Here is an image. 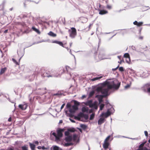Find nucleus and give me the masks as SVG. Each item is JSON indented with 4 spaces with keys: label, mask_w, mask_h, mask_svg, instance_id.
Instances as JSON below:
<instances>
[{
    "label": "nucleus",
    "mask_w": 150,
    "mask_h": 150,
    "mask_svg": "<svg viewBox=\"0 0 150 150\" xmlns=\"http://www.w3.org/2000/svg\"><path fill=\"white\" fill-rule=\"evenodd\" d=\"M104 84V85L107 86V88H102L101 92L102 94L108 93L109 90L112 88L118 89L120 85V82H119L117 80H115L111 81H105Z\"/></svg>",
    "instance_id": "obj_1"
},
{
    "label": "nucleus",
    "mask_w": 150,
    "mask_h": 150,
    "mask_svg": "<svg viewBox=\"0 0 150 150\" xmlns=\"http://www.w3.org/2000/svg\"><path fill=\"white\" fill-rule=\"evenodd\" d=\"M64 72V69L62 67L59 69L57 72L56 71H54L52 72L51 73L50 71H45L44 69L42 70L41 76L43 77H58L60 76Z\"/></svg>",
    "instance_id": "obj_2"
},
{
    "label": "nucleus",
    "mask_w": 150,
    "mask_h": 150,
    "mask_svg": "<svg viewBox=\"0 0 150 150\" xmlns=\"http://www.w3.org/2000/svg\"><path fill=\"white\" fill-rule=\"evenodd\" d=\"M69 34V36L72 38H74L76 35V30L75 28H71L70 29L68 30Z\"/></svg>",
    "instance_id": "obj_3"
},
{
    "label": "nucleus",
    "mask_w": 150,
    "mask_h": 150,
    "mask_svg": "<svg viewBox=\"0 0 150 150\" xmlns=\"http://www.w3.org/2000/svg\"><path fill=\"white\" fill-rule=\"evenodd\" d=\"M28 106L27 104L25 102H24L23 104L19 105L18 108L21 110H25L27 109Z\"/></svg>",
    "instance_id": "obj_4"
},
{
    "label": "nucleus",
    "mask_w": 150,
    "mask_h": 150,
    "mask_svg": "<svg viewBox=\"0 0 150 150\" xmlns=\"http://www.w3.org/2000/svg\"><path fill=\"white\" fill-rule=\"evenodd\" d=\"M64 131V129H59L57 131V137L59 138L62 137L63 136L62 132Z\"/></svg>",
    "instance_id": "obj_5"
},
{
    "label": "nucleus",
    "mask_w": 150,
    "mask_h": 150,
    "mask_svg": "<svg viewBox=\"0 0 150 150\" xmlns=\"http://www.w3.org/2000/svg\"><path fill=\"white\" fill-rule=\"evenodd\" d=\"M109 145V143L108 142L104 141L103 144V147L105 150H106L108 148Z\"/></svg>",
    "instance_id": "obj_6"
},
{
    "label": "nucleus",
    "mask_w": 150,
    "mask_h": 150,
    "mask_svg": "<svg viewBox=\"0 0 150 150\" xmlns=\"http://www.w3.org/2000/svg\"><path fill=\"white\" fill-rule=\"evenodd\" d=\"M111 114V112L110 111H109V110H108L106 112V113H103L100 116L101 117L105 116L106 117H108L109 115H110Z\"/></svg>",
    "instance_id": "obj_7"
},
{
    "label": "nucleus",
    "mask_w": 150,
    "mask_h": 150,
    "mask_svg": "<svg viewBox=\"0 0 150 150\" xmlns=\"http://www.w3.org/2000/svg\"><path fill=\"white\" fill-rule=\"evenodd\" d=\"M134 25H136L138 27L142 26L143 24V22H138L137 21H135L133 22Z\"/></svg>",
    "instance_id": "obj_8"
},
{
    "label": "nucleus",
    "mask_w": 150,
    "mask_h": 150,
    "mask_svg": "<svg viewBox=\"0 0 150 150\" xmlns=\"http://www.w3.org/2000/svg\"><path fill=\"white\" fill-rule=\"evenodd\" d=\"M79 115L82 117H84L86 120H87L88 119V115L84 114L82 112H80V114Z\"/></svg>",
    "instance_id": "obj_9"
},
{
    "label": "nucleus",
    "mask_w": 150,
    "mask_h": 150,
    "mask_svg": "<svg viewBox=\"0 0 150 150\" xmlns=\"http://www.w3.org/2000/svg\"><path fill=\"white\" fill-rule=\"evenodd\" d=\"M72 138L71 135L65 138V140L66 142H70L72 140Z\"/></svg>",
    "instance_id": "obj_10"
},
{
    "label": "nucleus",
    "mask_w": 150,
    "mask_h": 150,
    "mask_svg": "<svg viewBox=\"0 0 150 150\" xmlns=\"http://www.w3.org/2000/svg\"><path fill=\"white\" fill-rule=\"evenodd\" d=\"M52 43L58 44L60 46H61L64 47V45L63 43L57 40H54L52 41Z\"/></svg>",
    "instance_id": "obj_11"
},
{
    "label": "nucleus",
    "mask_w": 150,
    "mask_h": 150,
    "mask_svg": "<svg viewBox=\"0 0 150 150\" xmlns=\"http://www.w3.org/2000/svg\"><path fill=\"white\" fill-rule=\"evenodd\" d=\"M99 14L100 15H104L108 13V11H107L104 10H99Z\"/></svg>",
    "instance_id": "obj_12"
},
{
    "label": "nucleus",
    "mask_w": 150,
    "mask_h": 150,
    "mask_svg": "<svg viewBox=\"0 0 150 150\" xmlns=\"http://www.w3.org/2000/svg\"><path fill=\"white\" fill-rule=\"evenodd\" d=\"M100 96V95H97L95 97L96 98H98V100L99 101V104L101 103L103 101V98L101 97L98 96Z\"/></svg>",
    "instance_id": "obj_13"
},
{
    "label": "nucleus",
    "mask_w": 150,
    "mask_h": 150,
    "mask_svg": "<svg viewBox=\"0 0 150 150\" xmlns=\"http://www.w3.org/2000/svg\"><path fill=\"white\" fill-rule=\"evenodd\" d=\"M80 114V112L79 113L78 115L77 116H75L74 117L75 119L76 120H77L78 121H82L83 122H84V121L83 120H81V118L82 117H81L80 115H79Z\"/></svg>",
    "instance_id": "obj_14"
},
{
    "label": "nucleus",
    "mask_w": 150,
    "mask_h": 150,
    "mask_svg": "<svg viewBox=\"0 0 150 150\" xmlns=\"http://www.w3.org/2000/svg\"><path fill=\"white\" fill-rule=\"evenodd\" d=\"M51 150H62V149L56 146H53L51 148Z\"/></svg>",
    "instance_id": "obj_15"
},
{
    "label": "nucleus",
    "mask_w": 150,
    "mask_h": 150,
    "mask_svg": "<svg viewBox=\"0 0 150 150\" xmlns=\"http://www.w3.org/2000/svg\"><path fill=\"white\" fill-rule=\"evenodd\" d=\"M104 119L103 118H100L98 121V124L100 125L104 122Z\"/></svg>",
    "instance_id": "obj_16"
},
{
    "label": "nucleus",
    "mask_w": 150,
    "mask_h": 150,
    "mask_svg": "<svg viewBox=\"0 0 150 150\" xmlns=\"http://www.w3.org/2000/svg\"><path fill=\"white\" fill-rule=\"evenodd\" d=\"M65 71L67 72V73H69L70 71L71 70V69L70 67L68 66H65Z\"/></svg>",
    "instance_id": "obj_17"
},
{
    "label": "nucleus",
    "mask_w": 150,
    "mask_h": 150,
    "mask_svg": "<svg viewBox=\"0 0 150 150\" xmlns=\"http://www.w3.org/2000/svg\"><path fill=\"white\" fill-rule=\"evenodd\" d=\"M48 34L49 35H50V36H52L53 37H55L57 36V35L56 34L54 33H53L52 31L48 33Z\"/></svg>",
    "instance_id": "obj_18"
},
{
    "label": "nucleus",
    "mask_w": 150,
    "mask_h": 150,
    "mask_svg": "<svg viewBox=\"0 0 150 150\" xmlns=\"http://www.w3.org/2000/svg\"><path fill=\"white\" fill-rule=\"evenodd\" d=\"M124 57L127 58L129 60V61L130 60V57L129 56V54L128 53H125L124 55Z\"/></svg>",
    "instance_id": "obj_19"
},
{
    "label": "nucleus",
    "mask_w": 150,
    "mask_h": 150,
    "mask_svg": "<svg viewBox=\"0 0 150 150\" xmlns=\"http://www.w3.org/2000/svg\"><path fill=\"white\" fill-rule=\"evenodd\" d=\"M6 69V67L1 69L0 71V75L4 73L5 72Z\"/></svg>",
    "instance_id": "obj_20"
},
{
    "label": "nucleus",
    "mask_w": 150,
    "mask_h": 150,
    "mask_svg": "<svg viewBox=\"0 0 150 150\" xmlns=\"http://www.w3.org/2000/svg\"><path fill=\"white\" fill-rule=\"evenodd\" d=\"M102 88L101 87L98 86L97 87L96 89V91H97L98 92H101V91Z\"/></svg>",
    "instance_id": "obj_21"
},
{
    "label": "nucleus",
    "mask_w": 150,
    "mask_h": 150,
    "mask_svg": "<svg viewBox=\"0 0 150 150\" xmlns=\"http://www.w3.org/2000/svg\"><path fill=\"white\" fill-rule=\"evenodd\" d=\"M29 144L31 149L32 150H34L35 148V145L34 144L30 143H29Z\"/></svg>",
    "instance_id": "obj_22"
},
{
    "label": "nucleus",
    "mask_w": 150,
    "mask_h": 150,
    "mask_svg": "<svg viewBox=\"0 0 150 150\" xmlns=\"http://www.w3.org/2000/svg\"><path fill=\"white\" fill-rule=\"evenodd\" d=\"M32 29L33 30L35 31L36 33H38L40 34V31L38 29H36V28H35L34 27H33L32 28Z\"/></svg>",
    "instance_id": "obj_23"
},
{
    "label": "nucleus",
    "mask_w": 150,
    "mask_h": 150,
    "mask_svg": "<svg viewBox=\"0 0 150 150\" xmlns=\"http://www.w3.org/2000/svg\"><path fill=\"white\" fill-rule=\"evenodd\" d=\"M102 77H103L102 76H100L99 77H96L94 78L93 79H91V81H94L96 80H97L99 79L102 78Z\"/></svg>",
    "instance_id": "obj_24"
},
{
    "label": "nucleus",
    "mask_w": 150,
    "mask_h": 150,
    "mask_svg": "<svg viewBox=\"0 0 150 150\" xmlns=\"http://www.w3.org/2000/svg\"><path fill=\"white\" fill-rule=\"evenodd\" d=\"M80 127L83 129H85L87 128V126L85 125L81 124L80 125Z\"/></svg>",
    "instance_id": "obj_25"
},
{
    "label": "nucleus",
    "mask_w": 150,
    "mask_h": 150,
    "mask_svg": "<svg viewBox=\"0 0 150 150\" xmlns=\"http://www.w3.org/2000/svg\"><path fill=\"white\" fill-rule=\"evenodd\" d=\"M52 135L55 137V139L56 140H59V138L57 137V135L55 132H53L52 134Z\"/></svg>",
    "instance_id": "obj_26"
},
{
    "label": "nucleus",
    "mask_w": 150,
    "mask_h": 150,
    "mask_svg": "<svg viewBox=\"0 0 150 150\" xmlns=\"http://www.w3.org/2000/svg\"><path fill=\"white\" fill-rule=\"evenodd\" d=\"M82 111L83 112H88V110L85 107H83L82 108Z\"/></svg>",
    "instance_id": "obj_27"
},
{
    "label": "nucleus",
    "mask_w": 150,
    "mask_h": 150,
    "mask_svg": "<svg viewBox=\"0 0 150 150\" xmlns=\"http://www.w3.org/2000/svg\"><path fill=\"white\" fill-rule=\"evenodd\" d=\"M22 150H28V147L27 145H25L21 147Z\"/></svg>",
    "instance_id": "obj_28"
},
{
    "label": "nucleus",
    "mask_w": 150,
    "mask_h": 150,
    "mask_svg": "<svg viewBox=\"0 0 150 150\" xmlns=\"http://www.w3.org/2000/svg\"><path fill=\"white\" fill-rule=\"evenodd\" d=\"M12 60L14 63L16 65H19V63L18 62L14 59L12 58Z\"/></svg>",
    "instance_id": "obj_29"
},
{
    "label": "nucleus",
    "mask_w": 150,
    "mask_h": 150,
    "mask_svg": "<svg viewBox=\"0 0 150 150\" xmlns=\"http://www.w3.org/2000/svg\"><path fill=\"white\" fill-rule=\"evenodd\" d=\"M131 85V83H130L129 84H127L126 86H125V89H127V88H129L130 87Z\"/></svg>",
    "instance_id": "obj_30"
},
{
    "label": "nucleus",
    "mask_w": 150,
    "mask_h": 150,
    "mask_svg": "<svg viewBox=\"0 0 150 150\" xmlns=\"http://www.w3.org/2000/svg\"><path fill=\"white\" fill-rule=\"evenodd\" d=\"M72 108L75 111L78 110V106L76 105H73L72 107Z\"/></svg>",
    "instance_id": "obj_31"
},
{
    "label": "nucleus",
    "mask_w": 150,
    "mask_h": 150,
    "mask_svg": "<svg viewBox=\"0 0 150 150\" xmlns=\"http://www.w3.org/2000/svg\"><path fill=\"white\" fill-rule=\"evenodd\" d=\"M95 116V114L93 113L91 115L90 117V120H92L93 119Z\"/></svg>",
    "instance_id": "obj_32"
},
{
    "label": "nucleus",
    "mask_w": 150,
    "mask_h": 150,
    "mask_svg": "<svg viewBox=\"0 0 150 150\" xmlns=\"http://www.w3.org/2000/svg\"><path fill=\"white\" fill-rule=\"evenodd\" d=\"M95 93V92L94 91H92L90 92L89 94V96L90 97H92L93 96V95Z\"/></svg>",
    "instance_id": "obj_33"
},
{
    "label": "nucleus",
    "mask_w": 150,
    "mask_h": 150,
    "mask_svg": "<svg viewBox=\"0 0 150 150\" xmlns=\"http://www.w3.org/2000/svg\"><path fill=\"white\" fill-rule=\"evenodd\" d=\"M69 111L70 113H74L75 112V111L72 108H70L69 110Z\"/></svg>",
    "instance_id": "obj_34"
},
{
    "label": "nucleus",
    "mask_w": 150,
    "mask_h": 150,
    "mask_svg": "<svg viewBox=\"0 0 150 150\" xmlns=\"http://www.w3.org/2000/svg\"><path fill=\"white\" fill-rule=\"evenodd\" d=\"M104 106H105V105L104 104H101L100 105V110H102L103 109V108L104 107Z\"/></svg>",
    "instance_id": "obj_35"
},
{
    "label": "nucleus",
    "mask_w": 150,
    "mask_h": 150,
    "mask_svg": "<svg viewBox=\"0 0 150 150\" xmlns=\"http://www.w3.org/2000/svg\"><path fill=\"white\" fill-rule=\"evenodd\" d=\"M145 144V143H143L141 144H140L139 146V148H142V149H144V148H143V146Z\"/></svg>",
    "instance_id": "obj_36"
},
{
    "label": "nucleus",
    "mask_w": 150,
    "mask_h": 150,
    "mask_svg": "<svg viewBox=\"0 0 150 150\" xmlns=\"http://www.w3.org/2000/svg\"><path fill=\"white\" fill-rule=\"evenodd\" d=\"M104 94V95H100V96H100V97H101L103 98L106 97L108 95V93Z\"/></svg>",
    "instance_id": "obj_37"
},
{
    "label": "nucleus",
    "mask_w": 150,
    "mask_h": 150,
    "mask_svg": "<svg viewBox=\"0 0 150 150\" xmlns=\"http://www.w3.org/2000/svg\"><path fill=\"white\" fill-rule=\"evenodd\" d=\"M72 145V143H65L64 145V146H69L71 145Z\"/></svg>",
    "instance_id": "obj_38"
},
{
    "label": "nucleus",
    "mask_w": 150,
    "mask_h": 150,
    "mask_svg": "<svg viewBox=\"0 0 150 150\" xmlns=\"http://www.w3.org/2000/svg\"><path fill=\"white\" fill-rule=\"evenodd\" d=\"M64 134H65V136H67V137L68 136H70L69 135L70 133H69V132L68 131H66L65 132Z\"/></svg>",
    "instance_id": "obj_39"
},
{
    "label": "nucleus",
    "mask_w": 150,
    "mask_h": 150,
    "mask_svg": "<svg viewBox=\"0 0 150 150\" xmlns=\"http://www.w3.org/2000/svg\"><path fill=\"white\" fill-rule=\"evenodd\" d=\"M74 105H76L77 106H78L79 105V103L76 100L74 101Z\"/></svg>",
    "instance_id": "obj_40"
},
{
    "label": "nucleus",
    "mask_w": 150,
    "mask_h": 150,
    "mask_svg": "<svg viewBox=\"0 0 150 150\" xmlns=\"http://www.w3.org/2000/svg\"><path fill=\"white\" fill-rule=\"evenodd\" d=\"M110 135H109L108 136L106 139H105V140H104V141L105 142H108V140H109V139H110Z\"/></svg>",
    "instance_id": "obj_41"
},
{
    "label": "nucleus",
    "mask_w": 150,
    "mask_h": 150,
    "mask_svg": "<svg viewBox=\"0 0 150 150\" xmlns=\"http://www.w3.org/2000/svg\"><path fill=\"white\" fill-rule=\"evenodd\" d=\"M66 107L67 108L70 109L71 107V105L69 103H68L66 105Z\"/></svg>",
    "instance_id": "obj_42"
},
{
    "label": "nucleus",
    "mask_w": 150,
    "mask_h": 150,
    "mask_svg": "<svg viewBox=\"0 0 150 150\" xmlns=\"http://www.w3.org/2000/svg\"><path fill=\"white\" fill-rule=\"evenodd\" d=\"M92 103V101L91 100H90L87 102V104L88 105L90 106Z\"/></svg>",
    "instance_id": "obj_43"
},
{
    "label": "nucleus",
    "mask_w": 150,
    "mask_h": 150,
    "mask_svg": "<svg viewBox=\"0 0 150 150\" xmlns=\"http://www.w3.org/2000/svg\"><path fill=\"white\" fill-rule=\"evenodd\" d=\"M119 70L120 71H124V69L122 67H120L119 68Z\"/></svg>",
    "instance_id": "obj_44"
},
{
    "label": "nucleus",
    "mask_w": 150,
    "mask_h": 150,
    "mask_svg": "<svg viewBox=\"0 0 150 150\" xmlns=\"http://www.w3.org/2000/svg\"><path fill=\"white\" fill-rule=\"evenodd\" d=\"M95 105V103H92L90 105V106H90V107L91 108H93V107Z\"/></svg>",
    "instance_id": "obj_45"
},
{
    "label": "nucleus",
    "mask_w": 150,
    "mask_h": 150,
    "mask_svg": "<svg viewBox=\"0 0 150 150\" xmlns=\"http://www.w3.org/2000/svg\"><path fill=\"white\" fill-rule=\"evenodd\" d=\"M77 137V136L76 134H74L73 136V139L74 140H75Z\"/></svg>",
    "instance_id": "obj_46"
},
{
    "label": "nucleus",
    "mask_w": 150,
    "mask_h": 150,
    "mask_svg": "<svg viewBox=\"0 0 150 150\" xmlns=\"http://www.w3.org/2000/svg\"><path fill=\"white\" fill-rule=\"evenodd\" d=\"M107 8L108 9H110L111 8V6L109 5H108L107 6Z\"/></svg>",
    "instance_id": "obj_47"
},
{
    "label": "nucleus",
    "mask_w": 150,
    "mask_h": 150,
    "mask_svg": "<svg viewBox=\"0 0 150 150\" xmlns=\"http://www.w3.org/2000/svg\"><path fill=\"white\" fill-rule=\"evenodd\" d=\"M144 134H145V136L146 137H147L148 136V132H147V131H144Z\"/></svg>",
    "instance_id": "obj_48"
},
{
    "label": "nucleus",
    "mask_w": 150,
    "mask_h": 150,
    "mask_svg": "<svg viewBox=\"0 0 150 150\" xmlns=\"http://www.w3.org/2000/svg\"><path fill=\"white\" fill-rule=\"evenodd\" d=\"M65 105V104L64 103L62 105V106L61 107V110H62L64 108Z\"/></svg>",
    "instance_id": "obj_49"
},
{
    "label": "nucleus",
    "mask_w": 150,
    "mask_h": 150,
    "mask_svg": "<svg viewBox=\"0 0 150 150\" xmlns=\"http://www.w3.org/2000/svg\"><path fill=\"white\" fill-rule=\"evenodd\" d=\"M93 107H94L95 109L96 110H97L98 109L97 105H96V104Z\"/></svg>",
    "instance_id": "obj_50"
},
{
    "label": "nucleus",
    "mask_w": 150,
    "mask_h": 150,
    "mask_svg": "<svg viewBox=\"0 0 150 150\" xmlns=\"http://www.w3.org/2000/svg\"><path fill=\"white\" fill-rule=\"evenodd\" d=\"M34 143L37 145H38L39 144V142L38 141H35L34 142Z\"/></svg>",
    "instance_id": "obj_51"
},
{
    "label": "nucleus",
    "mask_w": 150,
    "mask_h": 150,
    "mask_svg": "<svg viewBox=\"0 0 150 150\" xmlns=\"http://www.w3.org/2000/svg\"><path fill=\"white\" fill-rule=\"evenodd\" d=\"M147 91L148 93H150V87L147 88Z\"/></svg>",
    "instance_id": "obj_52"
},
{
    "label": "nucleus",
    "mask_w": 150,
    "mask_h": 150,
    "mask_svg": "<svg viewBox=\"0 0 150 150\" xmlns=\"http://www.w3.org/2000/svg\"><path fill=\"white\" fill-rule=\"evenodd\" d=\"M8 122H11V117H10L8 120Z\"/></svg>",
    "instance_id": "obj_53"
},
{
    "label": "nucleus",
    "mask_w": 150,
    "mask_h": 150,
    "mask_svg": "<svg viewBox=\"0 0 150 150\" xmlns=\"http://www.w3.org/2000/svg\"><path fill=\"white\" fill-rule=\"evenodd\" d=\"M41 149H42L43 150H44L47 149L46 148H45L44 146H42L41 147Z\"/></svg>",
    "instance_id": "obj_54"
},
{
    "label": "nucleus",
    "mask_w": 150,
    "mask_h": 150,
    "mask_svg": "<svg viewBox=\"0 0 150 150\" xmlns=\"http://www.w3.org/2000/svg\"><path fill=\"white\" fill-rule=\"evenodd\" d=\"M8 29L4 31V33H6L8 32Z\"/></svg>",
    "instance_id": "obj_55"
},
{
    "label": "nucleus",
    "mask_w": 150,
    "mask_h": 150,
    "mask_svg": "<svg viewBox=\"0 0 150 150\" xmlns=\"http://www.w3.org/2000/svg\"><path fill=\"white\" fill-rule=\"evenodd\" d=\"M137 150H144V149L139 148Z\"/></svg>",
    "instance_id": "obj_56"
},
{
    "label": "nucleus",
    "mask_w": 150,
    "mask_h": 150,
    "mask_svg": "<svg viewBox=\"0 0 150 150\" xmlns=\"http://www.w3.org/2000/svg\"><path fill=\"white\" fill-rule=\"evenodd\" d=\"M122 62H124V61H123V59H122V60H120V62H119L120 64H121V63H122Z\"/></svg>",
    "instance_id": "obj_57"
},
{
    "label": "nucleus",
    "mask_w": 150,
    "mask_h": 150,
    "mask_svg": "<svg viewBox=\"0 0 150 150\" xmlns=\"http://www.w3.org/2000/svg\"><path fill=\"white\" fill-rule=\"evenodd\" d=\"M93 112V110H92L91 109V110H90L89 111V113H92Z\"/></svg>",
    "instance_id": "obj_58"
},
{
    "label": "nucleus",
    "mask_w": 150,
    "mask_h": 150,
    "mask_svg": "<svg viewBox=\"0 0 150 150\" xmlns=\"http://www.w3.org/2000/svg\"><path fill=\"white\" fill-rule=\"evenodd\" d=\"M144 150H150V149L149 150H148L146 147H144Z\"/></svg>",
    "instance_id": "obj_59"
},
{
    "label": "nucleus",
    "mask_w": 150,
    "mask_h": 150,
    "mask_svg": "<svg viewBox=\"0 0 150 150\" xmlns=\"http://www.w3.org/2000/svg\"><path fill=\"white\" fill-rule=\"evenodd\" d=\"M38 148L39 149H41V147L40 146H38Z\"/></svg>",
    "instance_id": "obj_60"
},
{
    "label": "nucleus",
    "mask_w": 150,
    "mask_h": 150,
    "mask_svg": "<svg viewBox=\"0 0 150 150\" xmlns=\"http://www.w3.org/2000/svg\"><path fill=\"white\" fill-rule=\"evenodd\" d=\"M70 120L71 121V122H74V123H75V122L74 120H71V119H70Z\"/></svg>",
    "instance_id": "obj_61"
},
{
    "label": "nucleus",
    "mask_w": 150,
    "mask_h": 150,
    "mask_svg": "<svg viewBox=\"0 0 150 150\" xmlns=\"http://www.w3.org/2000/svg\"><path fill=\"white\" fill-rule=\"evenodd\" d=\"M120 60H121V56H118L117 57Z\"/></svg>",
    "instance_id": "obj_62"
},
{
    "label": "nucleus",
    "mask_w": 150,
    "mask_h": 150,
    "mask_svg": "<svg viewBox=\"0 0 150 150\" xmlns=\"http://www.w3.org/2000/svg\"><path fill=\"white\" fill-rule=\"evenodd\" d=\"M139 38L140 39H142L143 38V37L142 36H140Z\"/></svg>",
    "instance_id": "obj_63"
},
{
    "label": "nucleus",
    "mask_w": 150,
    "mask_h": 150,
    "mask_svg": "<svg viewBox=\"0 0 150 150\" xmlns=\"http://www.w3.org/2000/svg\"><path fill=\"white\" fill-rule=\"evenodd\" d=\"M62 122H63L62 120H60L59 121V123H62Z\"/></svg>",
    "instance_id": "obj_64"
}]
</instances>
